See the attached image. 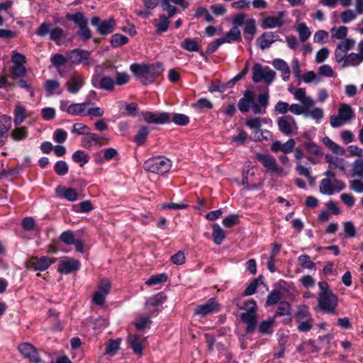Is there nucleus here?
I'll return each instance as SVG.
<instances>
[{
	"label": "nucleus",
	"instance_id": "nucleus-1",
	"mask_svg": "<svg viewBox=\"0 0 363 363\" xmlns=\"http://www.w3.org/2000/svg\"><path fill=\"white\" fill-rule=\"evenodd\" d=\"M355 40L353 39H345L340 41L335 50V61L341 67H357L363 62V40L358 44V53L350 52L355 46Z\"/></svg>",
	"mask_w": 363,
	"mask_h": 363
},
{
	"label": "nucleus",
	"instance_id": "nucleus-2",
	"mask_svg": "<svg viewBox=\"0 0 363 363\" xmlns=\"http://www.w3.org/2000/svg\"><path fill=\"white\" fill-rule=\"evenodd\" d=\"M256 95L251 90H246L243 96L238 102V108L242 113H247L250 109L255 115H264L269 104L268 92L258 94L257 103L255 102Z\"/></svg>",
	"mask_w": 363,
	"mask_h": 363
},
{
	"label": "nucleus",
	"instance_id": "nucleus-3",
	"mask_svg": "<svg viewBox=\"0 0 363 363\" xmlns=\"http://www.w3.org/2000/svg\"><path fill=\"white\" fill-rule=\"evenodd\" d=\"M144 169L157 174H164L168 172L172 167V161L164 156H158L149 158L143 164Z\"/></svg>",
	"mask_w": 363,
	"mask_h": 363
},
{
	"label": "nucleus",
	"instance_id": "nucleus-4",
	"mask_svg": "<svg viewBox=\"0 0 363 363\" xmlns=\"http://www.w3.org/2000/svg\"><path fill=\"white\" fill-rule=\"evenodd\" d=\"M66 18L67 20L73 21L78 26L77 35L81 40L86 42L91 39V31L88 27V20L82 12L67 13Z\"/></svg>",
	"mask_w": 363,
	"mask_h": 363
},
{
	"label": "nucleus",
	"instance_id": "nucleus-5",
	"mask_svg": "<svg viewBox=\"0 0 363 363\" xmlns=\"http://www.w3.org/2000/svg\"><path fill=\"white\" fill-rule=\"evenodd\" d=\"M256 160L260 162L264 167L267 172L274 174L279 177H284L287 174L284 169L278 165L274 157L269 154L257 153Z\"/></svg>",
	"mask_w": 363,
	"mask_h": 363
},
{
	"label": "nucleus",
	"instance_id": "nucleus-6",
	"mask_svg": "<svg viewBox=\"0 0 363 363\" xmlns=\"http://www.w3.org/2000/svg\"><path fill=\"white\" fill-rule=\"evenodd\" d=\"M295 318L298 323L297 328L300 332L307 333L312 329L313 320L307 306L301 305L298 306Z\"/></svg>",
	"mask_w": 363,
	"mask_h": 363
},
{
	"label": "nucleus",
	"instance_id": "nucleus-7",
	"mask_svg": "<svg viewBox=\"0 0 363 363\" xmlns=\"http://www.w3.org/2000/svg\"><path fill=\"white\" fill-rule=\"evenodd\" d=\"M275 77V72L268 66L263 67L261 64L256 63L252 67V81L255 83L264 81L268 84H270L274 80Z\"/></svg>",
	"mask_w": 363,
	"mask_h": 363
},
{
	"label": "nucleus",
	"instance_id": "nucleus-8",
	"mask_svg": "<svg viewBox=\"0 0 363 363\" xmlns=\"http://www.w3.org/2000/svg\"><path fill=\"white\" fill-rule=\"evenodd\" d=\"M318 307L321 311L328 313H333L337 306V297L330 292L328 294H318Z\"/></svg>",
	"mask_w": 363,
	"mask_h": 363
},
{
	"label": "nucleus",
	"instance_id": "nucleus-9",
	"mask_svg": "<svg viewBox=\"0 0 363 363\" xmlns=\"http://www.w3.org/2000/svg\"><path fill=\"white\" fill-rule=\"evenodd\" d=\"M91 24L99 34L107 35L113 32L116 22L113 18L102 21L99 16H94L91 18Z\"/></svg>",
	"mask_w": 363,
	"mask_h": 363
},
{
	"label": "nucleus",
	"instance_id": "nucleus-10",
	"mask_svg": "<svg viewBox=\"0 0 363 363\" xmlns=\"http://www.w3.org/2000/svg\"><path fill=\"white\" fill-rule=\"evenodd\" d=\"M277 125L281 133L286 136L296 135L298 125L294 117L284 116L277 119Z\"/></svg>",
	"mask_w": 363,
	"mask_h": 363
},
{
	"label": "nucleus",
	"instance_id": "nucleus-11",
	"mask_svg": "<svg viewBox=\"0 0 363 363\" xmlns=\"http://www.w3.org/2000/svg\"><path fill=\"white\" fill-rule=\"evenodd\" d=\"M167 296L160 292L148 298L145 301V308L151 316L156 315L160 311V307L166 301Z\"/></svg>",
	"mask_w": 363,
	"mask_h": 363
},
{
	"label": "nucleus",
	"instance_id": "nucleus-12",
	"mask_svg": "<svg viewBox=\"0 0 363 363\" xmlns=\"http://www.w3.org/2000/svg\"><path fill=\"white\" fill-rule=\"evenodd\" d=\"M68 61L73 65L90 64V52L87 50L77 48L67 52Z\"/></svg>",
	"mask_w": 363,
	"mask_h": 363
},
{
	"label": "nucleus",
	"instance_id": "nucleus-13",
	"mask_svg": "<svg viewBox=\"0 0 363 363\" xmlns=\"http://www.w3.org/2000/svg\"><path fill=\"white\" fill-rule=\"evenodd\" d=\"M141 116L148 123L165 124L171 122V116L167 112L141 111Z\"/></svg>",
	"mask_w": 363,
	"mask_h": 363
},
{
	"label": "nucleus",
	"instance_id": "nucleus-14",
	"mask_svg": "<svg viewBox=\"0 0 363 363\" xmlns=\"http://www.w3.org/2000/svg\"><path fill=\"white\" fill-rule=\"evenodd\" d=\"M219 311L220 306L216 298H211L205 303L197 306L194 309V314L204 317Z\"/></svg>",
	"mask_w": 363,
	"mask_h": 363
},
{
	"label": "nucleus",
	"instance_id": "nucleus-15",
	"mask_svg": "<svg viewBox=\"0 0 363 363\" xmlns=\"http://www.w3.org/2000/svg\"><path fill=\"white\" fill-rule=\"evenodd\" d=\"M84 83V77L82 74L75 72L67 81L65 86L69 93L76 94L83 87Z\"/></svg>",
	"mask_w": 363,
	"mask_h": 363
},
{
	"label": "nucleus",
	"instance_id": "nucleus-16",
	"mask_svg": "<svg viewBox=\"0 0 363 363\" xmlns=\"http://www.w3.org/2000/svg\"><path fill=\"white\" fill-rule=\"evenodd\" d=\"M91 85L99 89L111 91L114 89V80L109 77H100L99 75H94L91 81Z\"/></svg>",
	"mask_w": 363,
	"mask_h": 363
},
{
	"label": "nucleus",
	"instance_id": "nucleus-17",
	"mask_svg": "<svg viewBox=\"0 0 363 363\" xmlns=\"http://www.w3.org/2000/svg\"><path fill=\"white\" fill-rule=\"evenodd\" d=\"M18 350L24 358L28 359L33 363H39L41 361L36 349L29 343L23 342L20 344Z\"/></svg>",
	"mask_w": 363,
	"mask_h": 363
},
{
	"label": "nucleus",
	"instance_id": "nucleus-18",
	"mask_svg": "<svg viewBox=\"0 0 363 363\" xmlns=\"http://www.w3.org/2000/svg\"><path fill=\"white\" fill-rule=\"evenodd\" d=\"M286 11H281L277 13V16H269L264 18L262 23L263 28H275L281 27L284 23V17L286 16Z\"/></svg>",
	"mask_w": 363,
	"mask_h": 363
},
{
	"label": "nucleus",
	"instance_id": "nucleus-19",
	"mask_svg": "<svg viewBox=\"0 0 363 363\" xmlns=\"http://www.w3.org/2000/svg\"><path fill=\"white\" fill-rule=\"evenodd\" d=\"M170 2H172L173 4L178 5L181 6L183 9H186L188 6L189 3L186 1V0H163L160 3V6L164 11H166L167 13V16L166 17H168L169 18H172L175 13H177V9L170 4Z\"/></svg>",
	"mask_w": 363,
	"mask_h": 363
},
{
	"label": "nucleus",
	"instance_id": "nucleus-20",
	"mask_svg": "<svg viewBox=\"0 0 363 363\" xmlns=\"http://www.w3.org/2000/svg\"><path fill=\"white\" fill-rule=\"evenodd\" d=\"M79 269V262L74 259L66 257L60 262L57 271L60 273L68 274Z\"/></svg>",
	"mask_w": 363,
	"mask_h": 363
},
{
	"label": "nucleus",
	"instance_id": "nucleus-21",
	"mask_svg": "<svg viewBox=\"0 0 363 363\" xmlns=\"http://www.w3.org/2000/svg\"><path fill=\"white\" fill-rule=\"evenodd\" d=\"M54 262L48 256H42L40 257H33L30 259V264L35 271L43 272L49 268V267Z\"/></svg>",
	"mask_w": 363,
	"mask_h": 363
},
{
	"label": "nucleus",
	"instance_id": "nucleus-22",
	"mask_svg": "<svg viewBox=\"0 0 363 363\" xmlns=\"http://www.w3.org/2000/svg\"><path fill=\"white\" fill-rule=\"evenodd\" d=\"M278 35L273 32H265L257 38V46L261 50H265L271 46L278 38Z\"/></svg>",
	"mask_w": 363,
	"mask_h": 363
},
{
	"label": "nucleus",
	"instance_id": "nucleus-23",
	"mask_svg": "<svg viewBox=\"0 0 363 363\" xmlns=\"http://www.w3.org/2000/svg\"><path fill=\"white\" fill-rule=\"evenodd\" d=\"M143 339L137 334H130L128 337L129 347L135 354L141 355L143 351Z\"/></svg>",
	"mask_w": 363,
	"mask_h": 363
},
{
	"label": "nucleus",
	"instance_id": "nucleus-24",
	"mask_svg": "<svg viewBox=\"0 0 363 363\" xmlns=\"http://www.w3.org/2000/svg\"><path fill=\"white\" fill-rule=\"evenodd\" d=\"M273 67L281 72V78L284 82L289 81L290 78V69L288 64L283 60L277 58L272 61Z\"/></svg>",
	"mask_w": 363,
	"mask_h": 363
},
{
	"label": "nucleus",
	"instance_id": "nucleus-25",
	"mask_svg": "<svg viewBox=\"0 0 363 363\" xmlns=\"http://www.w3.org/2000/svg\"><path fill=\"white\" fill-rule=\"evenodd\" d=\"M327 162L329 163V169H338L340 171L345 172L347 162L341 157H335L332 155H326Z\"/></svg>",
	"mask_w": 363,
	"mask_h": 363
},
{
	"label": "nucleus",
	"instance_id": "nucleus-26",
	"mask_svg": "<svg viewBox=\"0 0 363 363\" xmlns=\"http://www.w3.org/2000/svg\"><path fill=\"white\" fill-rule=\"evenodd\" d=\"M100 137L99 135L94 133H91L89 130L86 135H84V138L82 139L81 145L86 149H90L93 145H99V146L102 145V143L99 142Z\"/></svg>",
	"mask_w": 363,
	"mask_h": 363
},
{
	"label": "nucleus",
	"instance_id": "nucleus-27",
	"mask_svg": "<svg viewBox=\"0 0 363 363\" xmlns=\"http://www.w3.org/2000/svg\"><path fill=\"white\" fill-rule=\"evenodd\" d=\"M242 321L246 323V331L247 333H252L255 330L257 325V318L255 313L245 312L240 315Z\"/></svg>",
	"mask_w": 363,
	"mask_h": 363
},
{
	"label": "nucleus",
	"instance_id": "nucleus-28",
	"mask_svg": "<svg viewBox=\"0 0 363 363\" xmlns=\"http://www.w3.org/2000/svg\"><path fill=\"white\" fill-rule=\"evenodd\" d=\"M89 103H73L69 105V114L72 116H86V107Z\"/></svg>",
	"mask_w": 363,
	"mask_h": 363
},
{
	"label": "nucleus",
	"instance_id": "nucleus-29",
	"mask_svg": "<svg viewBox=\"0 0 363 363\" xmlns=\"http://www.w3.org/2000/svg\"><path fill=\"white\" fill-rule=\"evenodd\" d=\"M169 18L166 17V16L162 14L160 16V21L154 20V24L156 28L155 33L157 35H161L162 33L166 32L169 27Z\"/></svg>",
	"mask_w": 363,
	"mask_h": 363
},
{
	"label": "nucleus",
	"instance_id": "nucleus-30",
	"mask_svg": "<svg viewBox=\"0 0 363 363\" xmlns=\"http://www.w3.org/2000/svg\"><path fill=\"white\" fill-rule=\"evenodd\" d=\"M11 127V118L4 115L0 117V146L4 144L2 138L6 134Z\"/></svg>",
	"mask_w": 363,
	"mask_h": 363
},
{
	"label": "nucleus",
	"instance_id": "nucleus-31",
	"mask_svg": "<svg viewBox=\"0 0 363 363\" xmlns=\"http://www.w3.org/2000/svg\"><path fill=\"white\" fill-rule=\"evenodd\" d=\"M26 117L27 115L26 108L21 104L16 105L14 109L13 118V123L15 125H20L25 121Z\"/></svg>",
	"mask_w": 363,
	"mask_h": 363
},
{
	"label": "nucleus",
	"instance_id": "nucleus-32",
	"mask_svg": "<svg viewBox=\"0 0 363 363\" xmlns=\"http://www.w3.org/2000/svg\"><path fill=\"white\" fill-rule=\"evenodd\" d=\"M149 129L147 126L143 125L138 130L136 135L134 137L133 141L138 146L143 145L147 140L149 135Z\"/></svg>",
	"mask_w": 363,
	"mask_h": 363
},
{
	"label": "nucleus",
	"instance_id": "nucleus-33",
	"mask_svg": "<svg viewBox=\"0 0 363 363\" xmlns=\"http://www.w3.org/2000/svg\"><path fill=\"white\" fill-rule=\"evenodd\" d=\"M224 40V43H230L232 42H240L242 40L241 33L238 28L232 27L225 36L221 38Z\"/></svg>",
	"mask_w": 363,
	"mask_h": 363
},
{
	"label": "nucleus",
	"instance_id": "nucleus-34",
	"mask_svg": "<svg viewBox=\"0 0 363 363\" xmlns=\"http://www.w3.org/2000/svg\"><path fill=\"white\" fill-rule=\"evenodd\" d=\"M180 47L189 52H200V45L194 38H186L180 43Z\"/></svg>",
	"mask_w": 363,
	"mask_h": 363
},
{
	"label": "nucleus",
	"instance_id": "nucleus-35",
	"mask_svg": "<svg viewBox=\"0 0 363 363\" xmlns=\"http://www.w3.org/2000/svg\"><path fill=\"white\" fill-rule=\"evenodd\" d=\"M338 116L347 123L352 118L354 113L350 106L347 104H342L338 109Z\"/></svg>",
	"mask_w": 363,
	"mask_h": 363
},
{
	"label": "nucleus",
	"instance_id": "nucleus-36",
	"mask_svg": "<svg viewBox=\"0 0 363 363\" xmlns=\"http://www.w3.org/2000/svg\"><path fill=\"white\" fill-rule=\"evenodd\" d=\"M212 236L215 244L219 245L223 242L225 238V233L218 224H214L213 225Z\"/></svg>",
	"mask_w": 363,
	"mask_h": 363
},
{
	"label": "nucleus",
	"instance_id": "nucleus-37",
	"mask_svg": "<svg viewBox=\"0 0 363 363\" xmlns=\"http://www.w3.org/2000/svg\"><path fill=\"white\" fill-rule=\"evenodd\" d=\"M319 191L325 195H333L334 194V188L332 180L329 178L323 179L319 185Z\"/></svg>",
	"mask_w": 363,
	"mask_h": 363
},
{
	"label": "nucleus",
	"instance_id": "nucleus-38",
	"mask_svg": "<svg viewBox=\"0 0 363 363\" xmlns=\"http://www.w3.org/2000/svg\"><path fill=\"white\" fill-rule=\"evenodd\" d=\"M128 41L129 39L127 36L120 33H115L111 36L110 43L113 48H117L127 44Z\"/></svg>",
	"mask_w": 363,
	"mask_h": 363
},
{
	"label": "nucleus",
	"instance_id": "nucleus-39",
	"mask_svg": "<svg viewBox=\"0 0 363 363\" xmlns=\"http://www.w3.org/2000/svg\"><path fill=\"white\" fill-rule=\"evenodd\" d=\"M347 28L343 26L338 28L333 27L330 30L332 33V38L343 41L345 39H347L346 38L347 35Z\"/></svg>",
	"mask_w": 363,
	"mask_h": 363
},
{
	"label": "nucleus",
	"instance_id": "nucleus-40",
	"mask_svg": "<svg viewBox=\"0 0 363 363\" xmlns=\"http://www.w3.org/2000/svg\"><path fill=\"white\" fill-rule=\"evenodd\" d=\"M245 125L247 127L254 130L253 135H257L262 126V121L257 117H250L247 119Z\"/></svg>",
	"mask_w": 363,
	"mask_h": 363
},
{
	"label": "nucleus",
	"instance_id": "nucleus-41",
	"mask_svg": "<svg viewBox=\"0 0 363 363\" xmlns=\"http://www.w3.org/2000/svg\"><path fill=\"white\" fill-rule=\"evenodd\" d=\"M72 158L74 162L79 163L80 167H83L89 162V157L83 150L75 151L72 154Z\"/></svg>",
	"mask_w": 363,
	"mask_h": 363
},
{
	"label": "nucleus",
	"instance_id": "nucleus-42",
	"mask_svg": "<svg viewBox=\"0 0 363 363\" xmlns=\"http://www.w3.org/2000/svg\"><path fill=\"white\" fill-rule=\"evenodd\" d=\"M323 143L330 148L331 151L337 155H343L345 153V150L341 146L338 145L337 143L333 142L328 137H325L323 140Z\"/></svg>",
	"mask_w": 363,
	"mask_h": 363
},
{
	"label": "nucleus",
	"instance_id": "nucleus-43",
	"mask_svg": "<svg viewBox=\"0 0 363 363\" xmlns=\"http://www.w3.org/2000/svg\"><path fill=\"white\" fill-rule=\"evenodd\" d=\"M168 279L166 273L158 274L151 276L145 282L147 286L157 285L167 281Z\"/></svg>",
	"mask_w": 363,
	"mask_h": 363
},
{
	"label": "nucleus",
	"instance_id": "nucleus-44",
	"mask_svg": "<svg viewBox=\"0 0 363 363\" xmlns=\"http://www.w3.org/2000/svg\"><path fill=\"white\" fill-rule=\"evenodd\" d=\"M298 261L303 269L310 270H315L316 269L315 263L310 259V257L308 255H301L298 257Z\"/></svg>",
	"mask_w": 363,
	"mask_h": 363
},
{
	"label": "nucleus",
	"instance_id": "nucleus-45",
	"mask_svg": "<svg viewBox=\"0 0 363 363\" xmlns=\"http://www.w3.org/2000/svg\"><path fill=\"white\" fill-rule=\"evenodd\" d=\"M60 84L55 79H48L45 82V89L48 96H50L55 94V91L60 88Z\"/></svg>",
	"mask_w": 363,
	"mask_h": 363
},
{
	"label": "nucleus",
	"instance_id": "nucleus-46",
	"mask_svg": "<svg viewBox=\"0 0 363 363\" xmlns=\"http://www.w3.org/2000/svg\"><path fill=\"white\" fill-rule=\"evenodd\" d=\"M89 130H91L90 128L83 123H75L72 128L71 132L72 133L76 135H84Z\"/></svg>",
	"mask_w": 363,
	"mask_h": 363
},
{
	"label": "nucleus",
	"instance_id": "nucleus-47",
	"mask_svg": "<svg viewBox=\"0 0 363 363\" xmlns=\"http://www.w3.org/2000/svg\"><path fill=\"white\" fill-rule=\"evenodd\" d=\"M50 62L55 67H60L65 63L69 62L67 55L65 56L60 53H56L51 56Z\"/></svg>",
	"mask_w": 363,
	"mask_h": 363
},
{
	"label": "nucleus",
	"instance_id": "nucleus-48",
	"mask_svg": "<svg viewBox=\"0 0 363 363\" xmlns=\"http://www.w3.org/2000/svg\"><path fill=\"white\" fill-rule=\"evenodd\" d=\"M274 323V320L269 319L267 320H263L260 323L259 325V332L263 335L267 334L271 335L273 333L272 324Z\"/></svg>",
	"mask_w": 363,
	"mask_h": 363
},
{
	"label": "nucleus",
	"instance_id": "nucleus-49",
	"mask_svg": "<svg viewBox=\"0 0 363 363\" xmlns=\"http://www.w3.org/2000/svg\"><path fill=\"white\" fill-rule=\"evenodd\" d=\"M64 30L59 27H55L50 31V39L56 43L57 45L60 44L61 39L64 37Z\"/></svg>",
	"mask_w": 363,
	"mask_h": 363
},
{
	"label": "nucleus",
	"instance_id": "nucleus-50",
	"mask_svg": "<svg viewBox=\"0 0 363 363\" xmlns=\"http://www.w3.org/2000/svg\"><path fill=\"white\" fill-rule=\"evenodd\" d=\"M28 136V130L26 127L15 128L11 133V137L14 140H22Z\"/></svg>",
	"mask_w": 363,
	"mask_h": 363
},
{
	"label": "nucleus",
	"instance_id": "nucleus-51",
	"mask_svg": "<svg viewBox=\"0 0 363 363\" xmlns=\"http://www.w3.org/2000/svg\"><path fill=\"white\" fill-rule=\"evenodd\" d=\"M291 312V306L286 301H280L277 310L275 313V316H283L288 315Z\"/></svg>",
	"mask_w": 363,
	"mask_h": 363
},
{
	"label": "nucleus",
	"instance_id": "nucleus-52",
	"mask_svg": "<svg viewBox=\"0 0 363 363\" xmlns=\"http://www.w3.org/2000/svg\"><path fill=\"white\" fill-rule=\"evenodd\" d=\"M148 66L149 65L134 63L130 65V69L135 77L140 79Z\"/></svg>",
	"mask_w": 363,
	"mask_h": 363
},
{
	"label": "nucleus",
	"instance_id": "nucleus-53",
	"mask_svg": "<svg viewBox=\"0 0 363 363\" xmlns=\"http://www.w3.org/2000/svg\"><path fill=\"white\" fill-rule=\"evenodd\" d=\"M54 170L57 175L64 176L67 174L69 167L65 161L59 160L55 164Z\"/></svg>",
	"mask_w": 363,
	"mask_h": 363
},
{
	"label": "nucleus",
	"instance_id": "nucleus-54",
	"mask_svg": "<svg viewBox=\"0 0 363 363\" xmlns=\"http://www.w3.org/2000/svg\"><path fill=\"white\" fill-rule=\"evenodd\" d=\"M297 32L298 33L300 40L303 43L306 41L311 36V31L304 23L298 24Z\"/></svg>",
	"mask_w": 363,
	"mask_h": 363
},
{
	"label": "nucleus",
	"instance_id": "nucleus-55",
	"mask_svg": "<svg viewBox=\"0 0 363 363\" xmlns=\"http://www.w3.org/2000/svg\"><path fill=\"white\" fill-rule=\"evenodd\" d=\"M359 14V13H357L356 10L352 11L347 9L341 13L340 18L343 23H348L350 21H354Z\"/></svg>",
	"mask_w": 363,
	"mask_h": 363
},
{
	"label": "nucleus",
	"instance_id": "nucleus-56",
	"mask_svg": "<svg viewBox=\"0 0 363 363\" xmlns=\"http://www.w3.org/2000/svg\"><path fill=\"white\" fill-rule=\"evenodd\" d=\"M281 298V293L279 290H272L267 296L266 300L267 306H274L277 304Z\"/></svg>",
	"mask_w": 363,
	"mask_h": 363
},
{
	"label": "nucleus",
	"instance_id": "nucleus-57",
	"mask_svg": "<svg viewBox=\"0 0 363 363\" xmlns=\"http://www.w3.org/2000/svg\"><path fill=\"white\" fill-rule=\"evenodd\" d=\"M119 340H109L106 347V352L109 355H114L119 349Z\"/></svg>",
	"mask_w": 363,
	"mask_h": 363
},
{
	"label": "nucleus",
	"instance_id": "nucleus-58",
	"mask_svg": "<svg viewBox=\"0 0 363 363\" xmlns=\"http://www.w3.org/2000/svg\"><path fill=\"white\" fill-rule=\"evenodd\" d=\"M323 111L320 108H314L311 111L308 109L306 110L305 116L304 117H311L313 120L320 121L323 118Z\"/></svg>",
	"mask_w": 363,
	"mask_h": 363
},
{
	"label": "nucleus",
	"instance_id": "nucleus-59",
	"mask_svg": "<svg viewBox=\"0 0 363 363\" xmlns=\"http://www.w3.org/2000/svg\"><path fill=\"white\" fill-rule=\"evenodd\" d=\"M171 121L178 125H186L189 123V118L185 114L174 113L171 118Z\"/></svg>",
	"mask_w": 363,
	"mask_h": 363
},
{
	"label": "nucleus",
	"instance_id": "nucleus-60",
	"mask_svg": "<svg viewBox=\"0 0 363 363\" xmlns=\"http://www.w3.org/2000/svg\"><path fill=\"white\" fill-rule=\"evenodd\" d=\"M224 43V40L220 38L216 39L210 43L206 50V54L210 55L214 53L218 48Z\"/></svg>",
	"mask_w": 363,
	"mask_h": 363
},
{
	"label": "nucleus",
	"instance_id": "nucleus-61",
	"mask_svg": "<svg viewBox=\"0 0 363 363\" xmlns=\"http://www.w3.org/2000/svg\"><path fill=\"white\" fill-rule=\"evenodd\" d=\"M67 132L64 129H62V128H58V129L55 130L53 133V135H52L53 140L55 143H57L60 144L63 143L67 140Z\"/></svg>",
	"mask_w": 363,
	"mask_h": 363
},
{
	"label": "nucleus",
	"instance_id": "nucleus-62",
	"mask_svg": "<svg viewBox=\"0 0 363 363\" xmlns=\"http://www.w3.org/2000/svg\"><path fill=\"white\" fill-rule=\"evenodd\" d=\"M11 62L13 65H24L26 63V57L24 55L13 51L11 55Z\"/></svg>",
	"mask_w": 363,
	"mask_h": 363
},
{
	"label": "nucleus",
	"instance_id": "nucleus-63",
	"mask_svg": "<svg viewBox=\"0 0 363 363\" xmlns=\"http://www.w3.org/2000/svg\"><path fill=\"white\" fill-rule=\"evenodd\" d=\"M353 171L352 177L358 176L363 178V159H357L354 162Z\"/></svg>",
	"mask_w": 363,
	"mask_h": 363
},
{
	"label": "nucleus",
	"instance_id": "nucleus-64",
	"mask_svg": "<svg viewBox=\"0 0 363 363\" xmlns=\"http://www.w3.org/2000/svg\"><path fill=\"white\" fill-rule=\"evenodd\" d=\"M60 240L68 245H73L75 242L74 234L71 230L63 232L60 236Z\"/></svg>",
	"mask_w": 363,
	"mask_h": 363
}]
</instances>
